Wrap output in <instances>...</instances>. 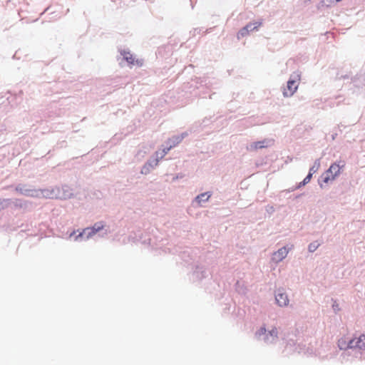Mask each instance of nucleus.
<instances>
[{"label":"nucleus","instance_id":"a19ab883","mask_svg":"<svg viewBox=\"0 0 365 365\" xmlns=\"http://www.w3.org/2000/svg\"><path fill=\"white\" fill-rule=\"evenodd\" d=\"M49 7H47L42 14L45 13L47 10H48Z\"/></svg>","mask_w":365,"mask_h":365},{"label":"nucleus","instance_id":"c85d7f7f","mask_svg":"<svg viewBox=\"0 0 365 365\" xmlns=\"http://www.w3.org/2000/svg\"><path fill=\"white\" fill-rule=\"evenodd\" d=\"M326 3H327V6H330L331 4L339 3L342 0H324Z\"/></svg>","mask_w":365,"mask_h":365},{"label":"nucleus","instance_id":"58836bf2","mask_svg":"<svg viewBox=\"0 0 365 365\" xmlns=\"http://www.w3.org/2000/svg\"><path fill=\"white\" fill-rule=\"evenodd\" d=\"M215 93H212V94H210L209 96V98L211 99L212 98V96L215 95Z\"/></svg>","mask_w":365,"mask_h":365},{"label":"nucleus","instance_id":"e433bc0d","mask_svg":"<svg viewBox=\"0 0 365 365\" xmlns=\"http://www.w3.org/2000/svg\"><path fill=\"white\" fill-rule=\"evenodd\" d=\"M288 344H289V345H295V342H294V340L289 339V341H288Z\"/></svg>","mask_w":365,"mask_h":365},{"label":"nucleus","instance_id":"9d476101","mask_svg":"<svg viewBox=\"0 0 365 365\" xmlns=\"http://www.w3.org/2000/svg\"><path fill=\"white\" fill-rule=\"evenodd\" d=\"M57 199L68 200L73 198L74 194L73 190L67 185H63L61 187H56Z\"/></svg>","mask_w":365,"mask_h":365},{"label":"nucleus","instance_id":"20e7f679","mask_svg":"<svg viewBox=\"0 0 365 365\" xmlns=\"http://www.w3.org/2000/svg\"><path fill=\"white\" fill-rule=\"evenodd\" d=\"M210 272L204 266L196 265L195 269L190 274L189 279L196 284H202L204 280H210Z\"/></svg>","mask_w":365,"mask_h":365},{"label":"nucleus","instance_id":"4468645a","mask_svg":"<svg viewBox=\"0 0 365 365\" xmlns=\"http://www.w3.org/2000/svg\"><path fill=\"white\" fill-rule=\"evenodd\" d=\"M288 252L289 249H287L285 246L282 247L274 252L273 256L272 257V260L276 263H278L282 261L287 256Z\"/></svg>","mask_w":365,"mask_h":365},{"label":"nucleus","instance_id":"f8f14e48","mask_svg":"<svg viewBox=\"0 0 365 365\" xmlns=\"http://www.w3.org/2000/svg\"><path fill=\"white\" fill-rule=\"evenodd\" d=\"M158 161V158H150L148 159L141 168L140 173L143 175L149 174L151 170L157 166Z\"/></svg>","mask_w":365,"mask_h":365},{"label":"nucleus","instance_id":"79ce46f5","mask_svg":"<svg viewBox=\"0 0 365 365\" xmlns=\"http://www.w3.org/2000/svg\"><path fill=\"white\" fill-rule=\"evenodd\" d=\"M200 92H201V91H200ZM197 94H199V95H200V96H201V94H200V93H195V95H197Z\"/></svg>","mask_w":365,"mask_h":365},{"label":"nucleus","instance_id":"5701e85b","mask_svg":"<svg viewBox=\"0 0 365 365\" xmlns=\"http://www.w3.org/2000/svg\"><path fill=\"white\" fill-rule=\"evenodd\" d=\"M203 130L202 126H200V121L194 123L190 128V133H198L200 130Z\"/></svg>","mask_w":365,"mask_h":365},{"label":"nucleus","instance_id":"393cba45","mask_svg":"<svg viewBox=\"0 0 365 365\" xmlns=\"http://www.w3.org/2000/svg\"><path fill=\"white\" fill-rule=\"evenodd\" d=\"M319 246H320V243L318 242V241H314L309 244L308 251L309 252L312 253V252H315Z\"/></svg>","mask_w":365,"mask_h":365},{"label":"nucleus","instance_id":"f3484780","mask_svg":"<svg viewBox=\"0 0 365 365\" xmlns=\"http://www.w3.org/2000/svg\"><path fill=\"white\" fill-rule=\"evenodd\" d=\"M120 56H123V60L125 61L129 65H134L135 58L130 53L129 50L120 49Z\"/></svg>","mask_w":365,"mask_h":365},{"label":"nucleus","instance_id":"2eb2a0df","mask_svg":"<svg viewBox=\"0 0 365 365\" xmlns=\"http://www.w3.org/2000/svg\"><path fill=\"white\" fill-rule=\"evenodd\" d=\"M36 190L39 191V193L38 194V197L42 195L46 198H56L57 199V192H56V187L54 189H36Z\"/></svg>","mask_w":365,"mask_h":365},{"label":"nucleus","instance_id":"7ed1b4c3","mask_svg":"<svg viewBox=\"0 0 365 365\" xmlns=\"http://www.w3.org/2000/svg\"><path fill=\"white\" fill-rule=\"evenodd\" d=\"M255 337L267 345L275 344L278 339V331L275 327L267 329L266 325L263 324L255 331Z\"/></svg>","mask_w":365,"mask_h":365},{"label":"nucleus","instance_id":"473e14b6","mask_svg":"<svg viewBox=\"0 0 365 365\" xmlns=\"http://www.w3.org/2000/svg\"><path fill=\"white\" fill-rule=\"evenodd\" d=\"M297 190V188H295V185L294 186H292V187L287 189V190H285L284 191H282L283 192H285L287 193L288 192H293L294 190Z\"/></svg>","mask_w":365,"mask_h":365},{"label":"nucleus","instance_id":"4c0bfd02","mask_svg":"<svg viewBox=\"0 0 365 365\" xmlns=\"http://www.w3.org/2000/svg\"><path fill=\"white\" fill-rule=\"evenodd\" d=\"M163 152L164 155H166L169 151H167L166 146L163 148Z\"/></svg>","mask_w":365,"mask_h":365},{"label":"nucleus","instance_id":"bb28decb","mask_svg":"<svg viewBox=\"0 0 365 365\" xmlns=\"http://www.w3.org/2000/svg\"><path fill=\"white\" fill-rule=\"evenodd\" d=\"M314 174H312L311 172H308V174L307 175V176L304 178V181L306 182L307 184H308L312 178V176H313Z\"/></svg>","mask_w":365,"mask_h":365},{"label":"nucleus","instance_id":"a878e982","mask_svg":"<svg viewBox=\"0 0 365 365\" xmlns=\"http://www.w3.org/2000/svg\"><path fill=\"white\" fill-rule=\"evenodd\" d=\"M180 257H181L182 259L184 260L187 263L189 262L190 259V260L192 259V257H190L188 251H183L182 252H181Z\"/></svg>","mask_w":365,"mask_h":365},{"label":"nucleus","instance_id":"9b49d317","mask_svg":"<svg viewBox=\"0 0 365 365\" xmlns=\"http://www.w3.org/2000/svg\"><path fill=\"white\" fill-rule=\"evenodd\" d=\"M345 163L344 161L342 162H334L331 164L329 168L325 171V173L331 175L332 180H335L336 177H338L341 173V170L344 168Z\"/></svg>","mask_w":365,"mask_h":365},{"label":"nucleus","instance_id":"0eeeda50","mask_svg":"<svg viewBox=\"0 0 365 365\" xmlns=\"http://www.w3.org/2000/svg\"><path fill=\"white\" fill-rule=\"evenodd\" d=\"M262 24V22L261 21H255L253 23L250 22L247 24L245 26L239 30L237 34V38L240 39L249 35L251 31H258Z\"/></svg>","mask_w":365,"mask_h":365},{"label":"nucleus","instance_id":"f257e3e1","mask_svg":"<svg viewBox=\"0 0 365 365\" xmlns=\"http://www.w3.org/2000/svg\"><path fill=\"white\" fill-rule=\"evenodd\" d=\"M338 346L340 350L344 351L341 356L350 355V351L356 352L357 350H365V334H361L358 337L349 339L348 340L341 338L338 340Z\"/></svg>","mask_w":365,"mask_h":365},{"label":"nucleus","instance_id":"72a5a7b5","mask_svg":"<svg viewBox=\"0 0 365 365\" xmlns=\"http://www.w3.org/2000/svg\"><path fill=\"white\" fill-rule=\"evenodd\" d=\"M304 195V193H301V194L296 195L294 197V199H295V200L299 199V198H300L302 196H303Z\"/></svg>","mask_w":365,"mask_h":365},{"label":"nucleus","instance_id":"6ab92c4d","mask_svg":"<svg viewBox=\"0 0 365 365\" xmlns=\"http://www.w3.org/2000/svg\"><path fill=\"white\" fill-rule=\"evenodd\" d=\"M14 208L26 209L28 207V201L21 199L13 200L12 205Z\"/></svg>","mask_w":365,"mask_h":365},{"label":"nucleus","instance_id":"412c9836","mask_svg":"<svg viewBox=\"0 0 365 365\" xmlns=\"http://www.w3.org/2000/svg\"><path fill=\"white\" fill-rule=\"evenodd\" d=\"M13 200L10 198H0V210H5L11 206Z\"/></svg>","mask_w":365,"mask_h":365},{"label":"nucleus","instance_id":"2f4dec72","mask_svg":"<svg viewBox=\"0 0 365 365\" xmlns=\"http://www.w3.org/2000/svg\"><path fill=\"white\" fill-rule=\"evenodd\" d=\"M349 78V76L346 74V75H341V76H339V73H337L336 75V78L337 79H348Z\"/></svg>","mask_w":365,"mask_h":365},{"label":"nucleus","instance_id":"c9c22d12","mask_svg":"<svg viewBox=\"0 0 365 365\" xmlns=\"http://www.w3.org/2000/svg\"><path fill=\"white\" fill-rule=\"evenodd\" d=\"M274 209L272 206H271L269 209H267V212H269L270 213L274 212Z\"/></svg>","mask_w":365,"mask_h":365},{"label":"nucleus","instance_id":"f704fd0d","mask_svg":"<svg viewBox=\"0 0 365 365\" xmlns=\"http://www.w3.org/2000/svg\"><path fill=\"white\" fill-rule=\"evenodd\" d=\"M141 61H142V60L137 59V60H136V63H137L139 66H143V63H142Z\"/></svg>","mask_w":365,"mask_h":365},{"label":"nucleus","instance_id":"a211bd4d","mask_svg":"<svg viewBox=\"0 0 365 365\" xmlns=\"http://www.w3.org/2000/svg\"><path fill=\"white\" fill-rule=\"evenodd\" d=\"M211 195L212 193L210 192L200 193L195 197V201L197 202L198 204L207 202Z\"/></svg>","mask_w":365,"mask_h":365},{"label":"nucleus","instance_id":"b1692460","mask_svg":"<svg viewBox=\"0 0 365 365\" xmlns=\"http://www.w3.org/2000/svg\"><path fill=\"white\" fill-rule=\"evenodd\" d=\"M320 167V159H316L314 162L313 165L309 168V171L312 174L317 173Z\"/></svg>","mask_w":365,"mask_h":365},{"label":"nucleus","instance_id":"7c9ffc66","mask_svg":"<svg viewBox=\"0 0 365 365\" xmlns=\"http://www.w3.org/2000/svg\"><path fill=\"white\" fill-rule=\"evenodd\" d=\"M332 308L335 313L340 310L339 304L336 302H334V304H332Z\"/></svg>","mask_w":365,"mask_h":365},{"label":"nucleus","instance_id":"423d86ee","mask_svg":"<svg viewBox=\"0 0 365 365\" xmlns=\"http://www.w3.org/2000/svg\"><path fill=\"white\" fill-rule=\"evenodd\" d=\"M300 78L301 72L299 71H294L290 75L287 82V86L283 91V96L284 97H291L294 95L298 88V82L300 81Z\"/></svg>","mask_w":365,"mask_h":365},{"label":"nucleus","instance_id":"ea45409f","mask_svg":"<svg viewBox=\"0 0 365 365\" xmlns=\"http://www.w3.org/2000/svg\"><path fill=\"white\" fill-rule=\"evenodd\" d=\"M104 235H108V231H107V230H106V231H105V232H104V234H103V235H102V237H103Z\"/></svg>","mask_w":365,"mask_h":365},{"label":"nucleus","instance_id":"f03ea898","mask_svg":"<svg viewBox=\"0 0 365 365\" xmlns=\"http://www.w3.org/2000/svg\"><path fill=\"white\" fill-rule=\"evenodd\" d=\"M105 227V222L103 221H98L94 223L91 227H88L83 229L81 231L73 230L69 235L70 238H73L74 241L81 242L86 241L92 237L97 232L103 230Z\"/></svg>","mask_w":365,"mask_h":365},{"label":"nucleus","instance_id":"6e6552de","mask_svg":"<svg viewBox=\"0 0 365 365\" xmlns=\"http://www.w3.org/2000/svg\"><path fill=\"white\" fill-rule=\"evenodd\" d=\"M15 190L23 195L33 197H38L39 193L38 190L32 188L31 186L21 183L16 185Z\"/></svg>","mask_w":365,"mask_h":365},{"label":"nucleus","instance_id":"aec40b11","mask_svg":"<svg viewBox=\"0 0 365 365\" xmlns=\"http://www.w3.org/2000/svg\"><path fill=\"white\" fill-rule=\"evenodd\" d=\"M331 180V175L324 172L318 179V184L319 187L322 188L323 183H328Z\"/></svg>","mask_w":365,"mask_h":365},{"label":"nucleus","instance_id":"ddd939ff","mask_svg":"<svg viewBox=\"0 0 365 365\" xmlns=\"http://www.w3.org/2000/svg\"><path fill=\"white\" fill-rule=\"evenodd\" d=\"M274 144V140L271 138H265L262 140L253 142L250 145V150H257L270 147Z\"/></svg>","mask_w":365,"mask_h":365},{"label":"nucleus","instance_id":"cd10ccee","mask_svg":"<svg viewBox=\"0 0 365 365\" xmlns=\"http://www.w3.org/2000/svg\"><path fill=\"white\" fill-rule=\"evenodd\" d=\"M189 135V130L182 132L180 134H178V137H180V140L182 141L185 138L188 136Z\"/></svg>","mask_w":365,"mask_h":365},{"label":"nucleus","instance_id":"c756f323","mask_svg":"<svg viewBox=\"0 0 365 365\" xmlns=\"http://www.w3.org/2000/svg\"><path fill=\"white\" fill-rule=\"evenodd\" d=\"M306 185H307L306 183V182H304V180L301 181L299 183H297L296 185H295V188H297V189H300L302 188V187L305 186Z\"/></svg>","mask_w":365,"mask_h":365},{"label":"nucleus","instance_id":"39448f33","mask_svg":"<svg viewBox=\"0 0 365 365\" xmlns=\"http://www.w3.org/2000/svg\"><path fill=\"white\" fill-rule=\"evenodd\" d=\"M219 84L220 83H218L215 78H212L208 76H203L196 78L193 80L190 83V88H195L197 90H203L204 88L211 90L212 88H217Z\"/></svg>","mask_w":365,"mask_h":365},{"label":"nucleus","instance_id":"37998d69","mask_svg":"<svg viewBox=\"0 0 365 365\" xmlns=\"http://www.w3.org/2000/svg\"><path fill=\"white\" fill-rule=\"evenodd\" d=\"M6 100L9 101V103H10L9 97L6 98Z\"/></svg>","mask_w":365,"mask_h":365},{"label":"nucleus","instance_id":"1a4fd4ad","mask_svg":"<svg viewBox=\"0 0 365 365\" xmlns=\"http://www.w3.org/2000/svg\"><path fill=\"white\" fill-rule=\"evenodd\" d=\"M274 299L276 304L280 307H287L289 304V298L284 288L280 287L274 292Z\"/></svg>","mask_w":365,"mask_h":365},{"label":"nucleus","instance_id":"4be33fe9","mask_svg":"<svg viewBox=\"0 0 365 365\" xmlns=\"http://www.w3.org/2000/svg\"><path fill=\"white\" fill-rule=\"evenodd\" d=\"M213 117L214 116L205 117L201 122H200V126H202V129L207 127L211 123L215 121L216 119H213Z\"/></svg>","mask_w":365,"mask_h":365},{"label":"nucleus","instance_id":"dca6fc26","mask_svg":"<svg viewBox=\"0 0 365 365\" xmlns=\"http://www.w3.org/2000/svg\"><path fill=\"white\" fill-rule=\"evenodd\" d=\"M181 142L178 135H173L165 141L167 151L178 145Z\"/></svg>","mask_w":365,"mask_h":365}]
</instances>
